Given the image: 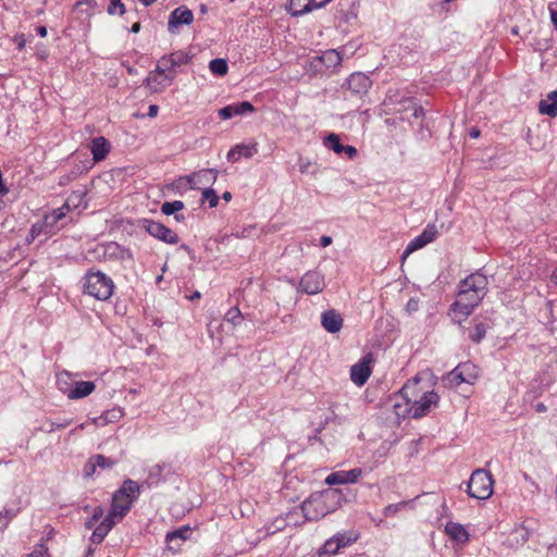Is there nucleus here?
<instances>
[{
  "mask_svg": "<svg viewBox=\"0 0 557 557\" xmlns=\"http://www.w3.org/2000/svg\"><path fill=\"white\" fill-rule=\"evenodd\" d=\"M344 499L339 488H327L313 493L301 504V511L307 520L317 521L341 507Z\"/></svg>",
  "mask_w": 557,
  "mask_h": 557,
  "instance_id": "nucleus-1",
  "label": "nucleus"
},
{
  "mask_svg": "<svg viewBox=\"0 0 557 557\" xmlns=\"http://www.w3.org/2000/svg\"><path fill=\"white\" fill-rule=\"evenodd\" d=\"M347 88L354 94H364L372 85L370 77L361 72L352 73L346 81Z\"/></svg>",
  "mask_w": 557,
  "mask_h": 557,
  "instance_id": "nucleus-19",
  "label": "nucleus"
},
{
  "mask_svg": "<svg viewBox=\"0 0 557 557\" xmlns=\"http://www.w3.org/2000/svg\"><path fill=\"white\" fill-rule=\"evenodd\" d=\"M209 70L214 75L223 76L227 73L228 65L224 59H213L209 63Z\"/></svg>",
  "mask_w": 557,
  "mask_h": 557,
  "instance_id": "nucleus-36",
  "label": "nucleus"
},
{
  "mask_svg": "<svg viewBox=\"0 0 557 557\" xmlns=\"http://www.w3.org/2000/svg\"><path fill=\"white\" fill-rule=\"evenodd\" d=\"M301 290L308 295H315L325 287L324 276L319 271H308L300 280Z\"/></svg>",
  "mask_w": 557,
  "mask_h": 557,
  "instance_id": "nucleus-13",
  "label": "nucleus"
},
{
  "mask_svg": "<svg viewBox=\"0 0 557 557\" xmlns=\"http://www.w3.org/2000/svg\"><path fill=\"white\" fill-rule=\"evenodd\" d=\"M235 149L238 156L245 158H251L253 154L258 152L257 144H238L235 146Z\"/></svg>",
  "mask_w": 557,
  "mask_h": 557,
  "instance_id": "nucleus-38",
  "label": "nucleus"
},
{
  "mask_svg": "<svg viewBox=\"0 0 557 557\" xmlns=\"http://www.w3.org/2000/svg\"><path fill=\"white\" fill-rule=\"evenodd\" d=\"M550 20L554 27L557 29V10L554 8V3H550L548 7Z\"/></svg>",
  "mask_w": 557,
  "mask_h": 557,
  "instance_id": "nucleus-56",
  "label": "nucleus"
},
{
  "mask_svg": "<svg viewBox=\"0 0 557 557\" xmlns=\"http://www.w3.org/2000/svg\"><path fill=\"white\" fill-rule=\"evenodd\" d=\"M320 244L322 247H327L329 245L332 244V238L330 236H322L321 239H320Z\"/></svg>",
  "mask_w": 557,
  "mask_h": 557,
  "instance_id": "nucleus-62",
  "label": "nucleus"
},
{
  "mask_svg": "<svg viewBox=\"0 0 557 557\" xmlns=\"http://www.w3.org/2000/svg\"><path fill=\"white\" fill-rule=\"evenodd\" d=\"M361 475L362 470L360 468H354L349 471H335L326 476L325 483L331 486L337 484L356 483L361 478Z\"/></svg>",
  "mask_w": 557,
  "mask_h": 557,
  "instance_id": "nucleus-14",
  "label": "nucleus"
},
{
  "mask_svg": "<svg viewBox=\"0 0 557 557\" xmlns=\"http://www.w3.org/2000/svg\"><path fill=\"white\" fill-rule=\"evenodd\" d=\"M240 159V156L237 154L235 147L232 148L227 153V160L231 162H237Z\"/></svg>",
  "mask_w": 557,
  "mask_h": 557,
  "instance_id": "nucleus-58",
  "label": "nucleus"
},
{
  "mask_svg": "<svg viewBox=\"0 0 557 557\" xmlns=\"http://www.w3.org/2000/svg\"><path fill=\"white\" fill-rule=\"evenodd\" d=\"M123 417V411L120 408H114L102 413L98 419L99 424H107L119 421Z\"/></svg>",
  "mask_w": 557,
  "mask_h": 557,
  "instance_id": "nucleus-33",
  "label": "nucleus"
},
{
  "mask_svg": "<svg viewBox=\"0 0 557 557\" xmlns=\"http://www.w3.org/2000/svg\"><path fill=\"white\" fill-rule=\"evenodd\" d=\"M183 209H184V202L181 200H175L172 202L166 201L161 206V212L165 215H171V214L176 213Z\"/></svg>",
  "mask_w": 557,
  "mask_h": 557,
  "instance_id": "nucleus-37",
  "label": "nucleus"
},
{
  "mask_svg": "<svg viewBox=\"0 0 557 557\" xmlns=\"http://www.w3.org/2000/svg\"><path fill=\"white\" fill-rule=\"evenodd\" d=\"M98 8L96 0H79L75 3L74 10L82 16H92Z\"/></svg>",
  "mask_w": 557,
  "mask_h": 557,
  "instance_id": "nucleus-31",
  "label": "nucleus"
},
{
  "mask_svg": "<svg viewBox=\"0 0 557 557\" xmlns=\"http://www.w3.org/2000/svg\"><path fill=\"white\" fill-rule=\"evenodd\" d=\"M313 2V7H315L317 9H320L322 7H324L325 4H327L331 0H311Z\"/></svg>",
  "mask_w": 557,
  "mask_h": 557,
  "instance_id": "nucleus-63",
  "label": "nucleus"
},
{
  "mask_svg": "<svg viewBox=\"0 0 557 557\" xmlns=\"http://www.w3.org/2000/svg\"><path fill=\"white\" fill-rule=\"evenodd\" d=\"M72 420L70 419H63L60 421H46L41 426L40 430L46 433H51L55 430L65 429L71 424Z\"/></svg>",
  "mask_w": 557,
  "mask_h": 557,
  "instance_id": "nucleus-35",
  "label": "nucleus"
},
{
  "mask_svg": "<svg viewBox=\"0 0 557 557\" xmlns=\"http://www.w3.org/2000/svg\"><path fill=\"white\" fill-rule=\"evenodd\" d=\"M87 190L85 188H81L77 190H74L67 198L66 203L70 206L77 208L82 205Z\"/></svg>",
  "mask_w": 557,
  "mask_h": 557,
  "instance_id": "nucleus-41",
  "label": "nucleus"
},
{
  "mask_svg": "<svg viewBox=\"0 0 557 557\" xmlns=\"http://www.w3.org/2000/svg\"><path fill=\"white\" fill-rule=\"evenodd\" d=\"M41 228L42 226L41 225H33L32 228H30V239L34 240L36 236L39 235V233L41 232Z\"/></svg>",
  "mask_w": 557,
  "mask_h": 557,
  "instance_id": "nucleus-59",
  "label": "nucleus"
},
{
  "mask_svg": "<svg viewBox=\"0 0 557 557\" xmlns=\"http://www.w3.org/2000/svg\"><path fill=\"white\" fill-rule=\"evenodd\" d=\"M233 107L234 116L243 115L248 112H253L255 108L249 101H243L238 103L231 104Z\"/></svg>",
  "mask_w": 557,
  "mask_h": 557,
  "instance_id": "nucleus-42",
  "label": "nucleus"
},
{
  "mask_svg": "<svg viewBox=\"0 0 557 557\" xmlns=\"http://www.w3.org/2000/svg\"><path fill=\"white\" fill-rule=\"evenodd\" d=\"M113 289V281L100 271H89L84 276V292L96 299H109Z\"/></svg>",
  "mask_w": 557,
  "mask_h": 557,
  "instance_id": "nucleus-3",
  "label": "nucleus"
},
{
  "mask_svg": "<svg viewBox=\"0 0 557 557\" xmlns=\"http://www.w3.org/2000/svg\"><path fill=\"white\" fill-rule=\"evenodd\" d=\"M387 101L389 104L394 106L393 110L395 113L404 114L411 111V116L414 119L421 117L424 114L422 107L418 106L412 97H409L399 90H389Z\"/></svg>",
  "mask_w": 557,
  "mask_h": 557,
  "instance_id": "nucleus-7",
  "label": "nucleus"
},
{
  "mask_svg": "<svg viewBox=\"0 0 557 557\" xmlns=\"http://www.w3.org/2000/svg\"><path fill=\"white\" fill-rule=\"evenodd\" d=\"M286 527V522L282 518L275 519L271 525L267 527V534H274L277 531L283 530Z\"/></svg>",
  "mask_w": 557,
  "mask_h": 557,
  "instance_id": "nucleus-48",
  "label": "nucleus"
},
{
  "mask_svg": "<svg viewBox=\"0 0 557 557\" xmlns=\"http://www.w3.org/2000/svg\"><path fill=\"white\" fill-rule=\"evenodd\" d=\"M37 34L40 36V37H46L47 36V28L45 26H39L37 28Z\"/></svg>",
  "mask_w": 557,
  "mask_h": 557,
  "instance_id": "nucleus-64",
  "label": "nucleus"
},
{
  "mask_svg": "<svg viewBox=\"0 0 557 557\" xmlns=\"http://www.w3.org/2000/svg\"><path fill=\"white\" fill-rule=\"evenodd\" d=\"M70 379L69 372H62L58 375V384L60 389L66 394L70 399H79L90 395L95 391V384L90 381H76L72 388H65L62 384H67Z\"/></svg>",
  "mask_w": 557,
  "mask_h": 557,
  "instance_id": "nucleus-9",
  "label": "nucleus"
},
{
  "mask_svg": "<svg viewBox=\"0 0 557 557\" xmlns=\"http://www.w3.org/2000/svg\"><path fill=\"white\" fill-rule=\"evenodd\" d=\"M104 255L110 258H117L122 260L133 259V255L128 249L122 248L119 244L113 242L104 245Z\"/></svg>",
  "mask_w": 557,
  "mask_h": 557,
  "instance_id": "nucleus-29",
  "label": "nucleus"
},
{
  "mask_svg": "<svg viewBox=\"0 0 557 557\" xmlns=\"http://www.w3.org/2000/svg\"><path fill=\"white\" fill-rule=\"evenodd\" d=\"M539 111L552 117L557 115V90L549 92L546 99L540 101Z\"/></svg>",
  "mask_w": 557,
  "mask_h": 557,
  "instance_id": "nucleus-25",
  "label": "nucleus"
},
{
  "mask_svg": "<svg viewBox=\"0 0 557 557\" xmlns=\"http://www.w3.org/2000/svg\"><path fill=\"white\" fill-rule=\"evenodd\" d=\"M423 375L418 374L408 381L395 397V401L408 403V405L417 404L418 399L421 400L423 397L429 396V394H436L433 389H430L426 383L422 384Z\"/></svg>",
  "mask_w": 557,
  "mask_h": 557,
  "instance_id": "nucleus-6",
  "label": "nucleus"
},
{
  "mask_svg": "<svg viewBox=\"0 0 557 557\" xmlns=\"http://www.w3.org/2000/svg\"><path fill=\"white\" fill-rule=\"evenodd\" d=\"M219 116L223 120L232 119L234 116L233 107L230 104L220 109Z\"/></svg>",
  "mask_w": 557,
  "mask_h": 557,
  "instance_id": "nucleus-53",
  "label": "nucleus"
},
{
  "mask_svg": "<svg viewBox=\"0 0 557 557\" xmlns=\"http://www.w3.org/2000/svg\"><path fill=\"white\" fill-rule=\"evenodd\" d=\"M117 522L120 521L109 512L102 521L96 525L90 541L94 544H100Z\"/></svg>",
  "mask_w": 557,
  "mask_h": 557,
  "instance_id": "nucleus-20",
  "label": "nucleus"
},
{
  "mask_svg": "<svg viewBox=\"0 0 557 557\" xmlns=\"http://www.w3.org/2000/svg\"><path fill=\"white\" fill-rule=\"evenodd\" d=\"M47 553L48 547L44 543H39L27 557H45Z\"/></svg>",
  "mask_w": 557,
  "mask_h": 557,
  "instance_id": "nucleus-50",
  "label": "nucleus"
},
{
  "mask_svg": "<svg viewBox=\"0 0 557 557\" xmlns=\"http://www.w3.org/2000/svg\"><path fill=\"white\" fill-rule=\"evenodd\" d=\"M158 112H159V107H158L157 104H151V106H149V108H148V113H147V115H148L149 117H156V116H157V114H158Z\"/></svg>",
  "mask_w": 557,
  "mask_h": 557,
  "instance_id": "nucleus-60",
  "label": "nucleus"
},
{
  "mask_svg": "<svg viewBox=\"0 0 557 557\" xmlns=\"http://www.w3.org/2000/svg\"><path fill=\"white\" fill-rule=\"evenodd\" d=\"M336 544H338V548L346 547L356 541V537L347 536L346 534L338 533L332 537Z\"/></svg>",
  "mask_w": 557,
  "mask_h": 557,
  "instance_id": "nucleus-46",
  "label": "nucleus"
},
{
  "mask_svg": "<svg viewBox=\"0 0 557 557\" xmlns=\"http://www.w3.org/2000/svg\"><path fill=\"white\" fill-rule=\"evenodd\" d=\"M168 468L169 466L166 463H157L152 466L149 470L148 480L152 483L159 482L162 478L163 471Z\"/></svg>",
  "mask_w": 557,
  "mask_h": 557,
  "instance_id": "nucleus-39",
  "label": "nucleus"
},
{
  "mask_svg": "<svg viewBox=\"0 0 557 557\" xmlns=\"http://www.w3.org/2000/svg\"><path fill=\"white\" fill-rule=\"evenodd\" d=\"M437 231L434 225H428L423 232L414 237L406 247L404 251V258L411 252L423 248L429 243L433 242L436 237Z\"/></svg>",
  "mask_w": 557,
  "mask_h": 557,
  "instance_id": "nucleus-15",
  "label": "nucleus"
},
{
  "mask_svg": "<svg viewBox=\"0 0 557 557\" xmlns=\"http://www.w3.org/2000/svg\"><path fill=\"white\" fill-rule=\"evenodd\" d=\"M103 512L104 511H103L102 507H100V506L95 507L92 510V515H91L92 520H96L97 522H99L100 519L103 518Z\"/></svg>",
  "mask_w": 557,
  "mask_h": 557,
  "instance_id": "nucleus-55",
  "label": "nucleus"
},
{
  "mask_svg": "<svg viewBox=\"0 0 557 557\" xmlns=\"http://www.w3.org/2000/svg\"><path fill=\"white\" fill-rule=\"evenodd\" d=\"M140 223L141 227L145 228L147 233L158 238L159 240H162L166 244L178 243L177 234L162 223L148 219H144Z\"/></svg>",
  "mask_w": 557,
  "mask_h": 557,
  "instance_id": "nucleus-10",
  "label": "nucleus"
},
{
  "mask_svg": "<svg viewBox=\"0 0 557 557\" xmlns=\"http://www.w3.org/2000/svg\"><path fill=\"white\" fill-rule=\"evenodd\" d=\"M321 324L327 332L337 333L343 326V318L336 310L330 309L322 313Z\"/></svg>",
  "mask_w": 557,
  "mask_h": 557,
  "instance_id": "nucleus-21",
  "label": "nucleus"
},
{
  "mask_svg": "<svg viewBox=\"0 0 557 557\" xmlns=\"http://www.w3.org/2000/svg\"><path fill=\"white\" fill-rule=\"evenodd\" d=\"M175 78L174 74H170L163 70L159 63L153 71H150L145 78L143 85L151 92H162L169 87Z\"/></svg>",
  "mask_w": 557,
  "mask_h": 557,
  "instance_id": "nucleus-8",
  "label": "nucleus"
},
{
  "mask_svg": "<svg viewBox=\"0 0 557 557\" xmlns=\"http://www.w3.org/2000/svg\"><path fill=\"white\" fill-rule=\"evenodd\" d=\"M445 532L451 540L460 543H466L469 540L468 531L459 523L448 522L445 525Z\"/></svg>",
  "mask_w": 557,
  "mask_h": 557,
  "instance_id": "nucleus-26",
  "label": "nucleus"
},
{
  "mask_svg": "<svg viewBox=\"0 0 557 557\" xmlns=\"http://www.w3.org/2000/svg\"><path fill=\"white\" fill-rule=\"evenodd\" d=\"M225 320L233 326H237L242 323L244 317L238 307H233L226 312Z\"/></svg>",
  "mask_w": 557,
  "mask_h": 557,
  "instance_id": "nucleus-40",
  "label": "nucleus"
},
{
  "mask_svg": "<svg viewBox=\"0 0 557 557\" xmlns=\"http://www.w3.org/2000/svg\"><path fill=\"white\" fill-rule=\"evenodd\" d=\"M343 152H345L349 159H354L357 156V149L354 146H344Z\"/></svg>",
  "mask_w": 557,
  "mask_h": 557,
  "instance_id": "nucleus-57",
  "label": "nucleus"
},
{
  "mask_svg": "<svg viewBox=\"0 0 557 557\" xmlns=\"http://www.w3.org/2000/svg\"><path fill=\"white\" fill-rule=\"evenodd\" d=\"M190 60V57L187 52L176 51L171 54L163 55L158 63L161 67L168 71L170 74L175 73L176 69L187 64Z\"/></svg>",
  "mask_w": 557,
  "mask_h": 557,
  "instance_id": "nucleus-16",
  "label": "nucleus"
},
{
  "mask_svg": "<svg viewBox=\"0 0 557 557\" xmlns=\"http://www.w3.org/2000/svg\"><path fill=\"white\" fill-rule=\"evenodd\" d=\"M218 172L213 169H203L186 177L191 188H196L197 184H214Z\"/></svg>",
  "mask_w": 557,
  "mask_h": 557,
  "instance_id": "nucleus-22",
  "label": "nucleus"
},
{
  "mask_svg": "<svg viewBox=\"0 0 557 557\" xmlns=\"http://www.w3.org/2000/svg\"><path fill=\"white\" fill-rule=\"evenodd\" d=\"M485 295L480 293H471L462 297L458 294L457 300L451 305V311L456 314H460L462 318L469 317L473 309L482 301Z\"/></svg>",
  "mask_w": 557,
  "mask_h": 557,
  "instance_id": "nucleus-12",
  "label": "nucleus"
},
{
  "mask_svg": "<svg viewBox=\"0 0 557 557\" xmlns=\"http://www.w3.org/2000/svg\"><path fill=\"white\" fill-rule=\"evenodd\" d=\"M472 366L469 363H463L457 366L453 371H450L447 376L446 381L450 386H458L463 382L470 383V379L465 376V372L470 369Z\"/></svg>",
  "mask_w": 557,
  "mask_h": 557,
  "instance_id": "nucleus-24",
  "label": "nucleus"
},
{
  "mask_svg": "<svg viewBox=\"0 0 557 557\" xmlns=\"http://www.w3.org/2000/svg\"><path fill=\"white\" fill-rule=\"evenodd\" d=\"M202 201H208L210 208H214L219 203V196L212 188H205L202 190Z\"/></svg>",
  "mask_w": 557,
  "mask_h": 557,
  "instance_id": "nucleus-44",
  "label": "nucleus"
},
{
  "mask_svg": "<svg viewBox=\"0 0 557 557\" xmlns=\"http://www.w3.org/2000/svg\"><path fill=\"white\" fill-rule=\"evenodd\" d=\"M438 400L437 394H429L425 398L418 399L417 404L408 405V403L394 401L393 408L395 414L399 418L412 417L419 419L431 412L437 406Z\"/></svg>",
  "mask_w": 557,
  "mask_h": 557,
  "instance_id": "nucleus-4",
  "label": "nucleus"
},
{
  "mask_svg": "<svg viewBox=\"0 0 557 557\" xmlns=\"http://www.w3.org/2000/svg\"><path fill=\"white\" fill-rule=\"evenodd\" d=\"M70 205L64 203L61 208L53 210L50 214H47L44 220L45 227L52 228L58 221L63 219L70 210Z\"/></svg>",
  "mask_w": 557,
  "mask_h": 557,
  "instance_id": "nucleus-30",
  "label": "nucleus"
},
{
  "mask_svg": "<svg viewBox=\"0 0 557 557\" xmlns=\"http://www.w3.org/2000/svg\"><path fill=\"white\" fill-rule=\"evenodd\" d=\"M96 467H98V466H97V463H96V461H95L94 457H91V458L88 460V462L85 465V467H84V473H85V475H86V476H91V475L94 474L95 470H96Z\"/></svg>",
  "mask_w": 557,
  "mask_h": 557,
  "instance_id": "nucleus-52",
  "label": "nucleus"
},
{
  "mask_svg": "<svg viewBox=\"0 0 557 557\" xmlns=\"http://www.w3.org/2000/svg\"><path fill=\"white\" fill-rule=\"evenodd\" d=\"M320 61L325 65L326 69H335L342 63V55L334 49L326 50L320 57Z\"/></svg>",
  "mask_w": 557,
  "mask_h": 557,
  "instance_id": "nucleus-32",
  "label": "nucleus"
},
{
  "mask_svg": "<svg viewBox=\"0 0 557 557\" xmlns=\"http://www.w3.org/2000/svg\"><path fill=\"white\" fill-rule=\"evenodd\" d=\"M97 523H98V522H97L96 520H92V518L90 517V518H88V519L86 520V522H85V527H86V529H88V530H90V529H94V530H95V528H96Z\"/></svg>",
  "mask_w": 557,
  "mask_h": 557,
  "instance_id": "nucleus-61",
  "label": "nucleus"
},
{
  "mask_svg": "<svg viewBox=\"0 0 557 557\" xmlns=\"http://www.w3.org/2000/svg\"><path fill=\"white\" fill-rule=\"evenodd\" d=\"M94 459L97 466L101 469L112 468L116 463L115 460L107 458L103 455H96L94 456Z\"/></svg>",
  "mask_w": 557,
  "mask_h": 557,
  "instance_id": "nucleus-47",
  "label": "nucleus"
},
{
  "mask_svg": "<svg viewBox=\"0 0 557 557\" xmlns=\"http://www.w3.org/2000/svg\"><path fill=\"white\" fill-rule=\"evenodd\" d=\"M190 533L189 527H184L166 534L165 541L168 544V548L171 550H177L181 543L187 539V535Z\"/></svg>",
  "mask_w": 557,
  "mask_h": 557,
  "instance_id": "nucleus-23",
  "label": "nucleus"
},
{
  "mask_svg": "<svg viewBox=\"0 0 557 557\" xmlns=\"http://www.w3.org/2000/svg\"><path fill=\"white\" fill-rule=\"evenodd\" d=\"M404 505H405V503H398V504H392V505H388V506H386V507L384 508V515H385L386 517H388V516H394V515H396V513L398 512L399 508H400L401 506H404Z\"/></svg>",
  "mask_w": 557,
  "mask_h": 557,
  "instance_id": "nucleus-51",
  "label": "nucleus"
},
{
  "mask_svg": "<svg viewBox=\"0 0 557 557\" xmlns=\"http://www.w3.org/2000/svg\"><path fill=\"white\" fill-rule=\"evenodd\" d=\"M370 356L363 357L350 369V380L358 386H362L371 375Z\"/></svg>",
  "mask_w": 557,
  "mask_h": 557,
  "instance_id": "nucleus-17",
  "label": "nucleus"
},
{
  "mask_svg": "<svg viewBox=\"0 0 557 557\" xmlns=\"http://www.w3.org/2000/svg\"><path fill=\"white\" fill-rule=\"evenodd\" d=\"M124 12H125V7L121 0H110L109 7H108V13L110 15H113L115 13L123 15Z\"/></svg>",
  "mask_w": 557,
  "mask_h": 557,
  "instance_id": "nucleus-45",
  "label": "nucleus"
},
{
  "mask_svg": "<svg viewBox=\"0 0 557 557\" xmlns=\"http://www.w3.org/2000/svg\"><path fill=\"white\" fill-rule=\"evenodd\" d=\"M488 281L487 277L480 273L475 272L467 276L459 284V293L462 297L465 295H469L471 293H480L481 295H486L487 293Z\"/></svg>",
  "mask_w": 557,
  "mask_h": 557,
  "instance_id": "nucleus-11",
  "label": "nucleus"
},
{
  "mask_svg": "<svg viewBox=\"0 0 557 557\" xmlns=\"http://www.w3.org/2000/svg\"><path fill=\"white\" fill-rule=\"evenodd\" d=\"M493 485L492 474L484 469H476L470 476L467 492L470 497L484 500L492 496Z\"/></svg>",
  "mask_w": 557,
  "mask_h": 557,
  "instance_id": "nucleus-5",
  "label": "nucleus"
},
{
  "mask_svg": "<svg viewBox=\"0 0 557 557\" xmlns=\"http://www.w3.org/2000/svg\"><path fill=\"white\" fill-rule=\"evenodd\" d=\"M140 487L137 482L128 479L113 494L110 513L121 521L131 510L133 503L138 498Z\"/></svg>",
  "mask_w": 557,
  "mask_h": 557,
  "instance_id": "nucleus-2",
  "label": "nucleus"
},
{
  "mask_svg": "<svg viewBox=\"0 0 557 557\" xmlns=\"http://www.w3.org/2000/svg\"><path fill=\"white\" fill-rule=\"evenodd\" d=\"M324 145L337 154L342 153L344 149V145H342L339 136L334 133H331L325 137Z\"/></svg>",
  "mask_w": 557,
  "mask_h": 557,
  "instance_id": "nucleus-34",
  "label": "nucleus"
},
{
  "mask_svg": "<svg viewBox=\"0 0 557 557\" xmlns=\"http://www.w3.org/2000/svg\"><path fill=\"white\" fill-rule=\"evenodd\" d=\"M323 552L326 555H335L339 552L338 544L331 537L323 545Z\"/></svg>",
  "mask_w": 557,
  "mask_h": 557,
  "instance_id": "nucleus-49",
  "label": "nucleus"
},
{
  "mask_svg": "<svg viewBox=\"0 0 557 557\" xmlns=\"http://www.w3.org/2000/svg\"><path fill=\"white\" fill-rule=\"evenodd\" d=\"M193 20L194 14L191 10H189L185 5H181L170 14L169 30L173 33L180 25H189L193 22Z\"/></svg>",
  "mask_w": 557,
  "mask_h": 557,
  "instance_id": "nucleus-18",
  "label": "nucleus"
},
{
  "mask_svg": "<svg viewBox=\"0 0 557 557\" xmlns=\"http://www.w3.org/2000/svg\"><path fill=\"white\" fill-rule=\"evenodd\" d=\"M486 331L487 326L484 323H478L469 336L473 342L480 343L485 337Z\"/></svg>",
  "mask_w": 557,
  "mask_h": 557,
  "instance_id": "nucleus-43",
  "label": "nucleus"
},
{
  "mask_svg": "<svg viewBox=\"0 0 557 557\" xmlns=\"http://www.w3.org/2000/svg\"><path fill=\"white\" fill-rule=\"evenodd\" d=\"M110 146L104 137H97L92 140L91 153L95 161H100L109 153Z\"/></svg>",
  "mask_w": 557,
  "mask_h": 557,
  "instance_id": "nucleus-28",
  "label": "nucleus"
},
{
  "mask_svg": "<svg viewBox=\"0 0 557 557\" xmlns=\"http://www.w3.org/2000/svg\"><path fill=\"white\" fill-rule=\"evenodd\" d=\"M317 9L311 0H289L288 10L292 15L300 16Z\"/></svg>",
  "mask_w": 557,
  "mask_h": 557,
  "instance_id": "nucleus-27",
  "label": "nucleus"
},
{
  "mask_svg": "<svg viewBox=\"0 0 557 557\" xmlns=\"http://www.w3.org/2000/svg\"><path fill=\"white\" fill-rule=\"evenodd\" d=\"M311 164H312V162H311L310 159L304 158V157H299L298 165H299V171L301 173L308 172V170L311 166Z\"/></svg>",
  "mask_w": 557,
  "mask_h": 557,
  "instance_id": "nucleus-54",
  "label": "nucleus"
}]
</instances>
